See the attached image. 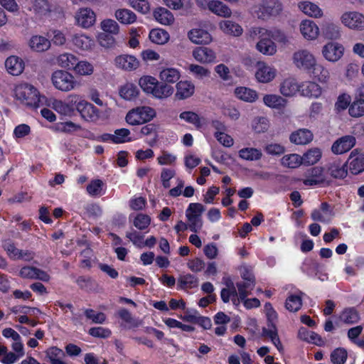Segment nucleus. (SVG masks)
I'll list each match as a JSON object with an SVG mask.
<instances>
[{"label":"nucleus","mask_w":364,"mask_h":364,"mask_svg":"<svg viewBox=\"0 0 364 364\" xmlns=\"http://www.w3.org/2000/svg\"><path fill=\"white\" fill-rule=\"evenodd\" d=\"M114 16L119 23L124 25L132 24L136 21V15L127 9H117L115 11Z\"/></svg>","instance_id":"47"},{"label":"nucleus","mask_w":364,"mask_h":364,"mask_svg":"<svg viewBox=\"0 0 364 364\" xmlns=\"http://www.w3.org/2000/svg\"><path fill=\"white\" fill-rule=\"evenodd\" d=\"M344 50L345 48L341 43L336 41H329L322 47L321 54L326 61L334 63L343 58Z\"/></svg>","instance_id":"11"},{"label":"nucleus","mask_w":364,"mask_h":364,"mask_svg":"<svg viewBox=\"0 0 364 364\" xmlns=\"http://www.w3.org/2000/svg\"><path fill=\"white\" fill-rule=\"evenodd\" d=\"M150 41L157 45L166 44L170 38L169 33L162 28H154L149 35Z\"/></svg>","instance_id":"51"},{"label":"nucleus","mask_w":364,"mask_h":364,"mask_svg":"<svg viewBox=\"0 0 364 364\" xmlns=\"http://www.w3.org/2000/svg\"><path fill=\"white\" fill-rule=\"evenodd\" d=\"M262 336L269 338L279 353L284 352V347L278 335V330L275 324L268 325L267 328H263Z\"/></svg>","instance_id":"30"},{"label":"nucleus","mask_w":364,"mask_h":364,"mask_svg":"<svg viewBox=\"0 0 364 364\" xmlns=\"http://www.w3.org/2000/svg\"><path fill=\"white\" fill-rule=\"evenodd\" d=\"M289 139L291 142L295 144H307L313 140V134L309 129H300L293 132L290 135Z\"/></svg>","instance_id":"38"},{"label":"nucleus","mask_w":364,"mask_h":364,"mask_svg":"<svg viewBox=\"0 0 364 364\" xmlns=\"http://www.w3.org/2000/svg\"><path fill=\"white\" fill-rule=\"evenodd\" d=\"M351 100L352 98L349 94L346 92L340 93L334 105L335 111L339 113L346 110L348 107L349 108Z\"/></svg>","instance_id":"56"},{"label":"nucleus","mask_w":364,"mask_h":364,"mask_svg":"<svg viewBox=\"0 0 364 364\" xmlns=\"http://www.w3.org/2000/svg\"><path fill=\"white\" fill-rule=\"evenodd\" d=\"M187 37L192 43L200 46L209 45L213 41L212 35L200 27L193 28L188 31Z\"/></svg>","instance_id":"15"},{"label":"nucleus","mask_w":364,"mask_h":364,"mask_svg":"<svg viewBox=\"0 0 364 364\" xmlns=\"http://www.w3.org/2000/svg\"><path fill=\"white\" fill-rule=\"evenodd\" d=\"M302 96L317 98L321 96L322 89L315 82L306 81L300 84V92Z\"/></svg>","instance_id":"32"},{"label":"nucleus","mask_w":364,"mask_h":364,"mask_svg":"<svg viewBox=\"0 0 364 364\" xmlns=\"http://www.w3.org/2000/svg\"><path fill=\"white\" fill-rule=\"evenodd\" d=\"M263 102L267 107L272 109H282L287 105V100L284 98L274 94L265 95L263 97Z\"/></svg>","instance_id":"49"},{"label":"nucleus","mask_w":364,"mask_h":364,"mask_svg":"<svg viewBox=\"0 0 364 364\" xmlns=\"http://www.w3.org/2000/svg\"><path fill=\"white\" fill-rule=\"evenodd\" d=\"M46 357L51 364H67L63 361V351L57 347H50L46 351Z\"/></svg>","instance_id":"57"},{"label":"nucleus","mask_w":364,"mask_h":364,"mask_svg":"<svg viewBox=\"0 0 364 364\" xmlns=\"http://www.w3.org/2000/svg\"><path fill=\"white\" fill-rule=\"evenodd\" d=\"M300 84L294 77H287L281 82L279 92L284 97H294L300 92Z\"/></svg>","instance_id":"26"},{"label":"nucleus","mask_w":364,"mask_h":364,"mask_svg":"<svg viewBox=\"0 0 364 364\" xmlns=\"http://www.w3.org/2000/svg\"><path fill=\"white\" fill-rule=\"evenodd\" d=\"M348 113L353 117H360L364 115V100L355 99L348 108Z\"/></svg>","instance_id":"61"},{"label":"nucleus","mask_w":364,"mask_h":364,"mask_svg":"<svg viewBox=\"0 0 364 364\" xmlns=\"http://www.w3.org/2000/svg\"><path fill=\"white\" fill-rule=\"evenodd\" d=\"M14 97L23 105L33 108L45 105L47 101V98L41 95L36 87L28 83L16 86Z\"/></svg>","instance_id":"2"},{"label":"nucleus","mask_w":364,"mask_h":364,"mask_svg":"<svg viewBox=\"0 0 364 364\" xmlns=\"http://www.w3.org/2000/svg\"><path fill=\"white\" fill-rule=\"evenodd\" d=\"M328 171L331 176L336 178H343L347 175L345 166L337 161L330 164Z\"/></svg>","instance_id":"62"},{"label":"nucleus","mask_w":364,"mask_h":364,"mask_svg":"<svg viewBox=\"0 0 364 364\" xmlns=\"http://www.w3.org/2000/svg\"><path fill=\"white\" fill-rule=\"evenodd\" d=\"M159 78L167 85L176 82L181 77V72L178 69L168 67L162 68L159 73Z\"/></svg>","instance_id":"39"},{"label":"nucleus","mask_w":364,"mask_h":364,"mask_svg":"<svg viewBox=\"0 0 364 364\" xmlns=\"http://www.w3.org/2000/svg\"><path fill=\"white\" fill-rule=\"evenodd\" d=\"M19 274L24 279H39L43 282H48L50 279V276L47 272L31 266L22 267Z\"/></svg>","instance_id":"25"},{"label":"nucleus","mask_w":364,"mask_h":364,"mask_svg":"<svg viewBox=\"0 0 364 364\" xmlns=\"http://www.w3.org/2000/svg\"><path fill=\"white\" fill-rule=\"evenodd\" d=\"M154 19L160 24L164 26H171L175 21L173 14L164 7H158L154 12Z\"/></svg>","instance_id":"33"},{"label":"nucleus","mask_w":364,"mask_h":364,"mask_svg":"<svg viewBox=\"0 0 364 364\" xmlns=\"http://www.w3.org/2000/svg\"><path fill=\"white\" fill-rule=\"evenodd\" d=\"M348 168L353 174H358L364 171V154L357 149L353 150L347 161Z\"/></svg>","instance_id":"20"},{"label":"nucleus","mask_w":364,"mask_h":364,"mask_svg":"<svg viewBox=\"0 0 364 364\" xmlns=\"http://www.w3.org/2000/svg\"><path fill=\"white\" fill-rule=\"evenodd\" d=\"M301 156L296 154H290L284 155L282 159L281 163L283 166L289 168H296L302 164Z\"/></svg>","instance_id":"54"},{"label":"nucleus","mask_w":364,"mask_h":364,"mask_svg":"<svg viewBox=\"0 0 364 364\" xmlns=\"http://www.w3.org/2000/svg\"><path fill=\"white\" fill-rule=\"evenodd\" d=\"M70 41L74 48L80 51H90L95 46V39L82 32L73 34Z\"/></svg>","instance_id":"16"},{"label":"nucleus","mask_w":364,"mask_h":364,"mask_svg":"<svg viewBox=\"0 0 364 364\" xmlns=\"http://www.w3.org/2000/svg\"><path fill=\"white\" fill-rule=\"evenodd\" d=\"M282 4L279 0H260L253 7V14L262 20L279 16L282 11Z\"/></svg>","instance_id":"5"},{"label":"nucleus","mask_w":364,"mask_h":364,"mask_svg":"<svg viewBox=\"0 0 364 364\" xmlns=\"http://www.w3.org/2000/svg\"><path fill=\"white\" fill-rule=\"evenodd\" d=\"M355 144L353 136L346 135L336 140L331 146L332 151L336 154H342L350 150Z\"/></svg>","instance_id":"21"},{"label":"nucleus","mask_w":364,"mask_h":364,"mask_svg":"<svg viewBox=\"0 0 364 364\" xmlns=\"http://www.w3.org/2000/svg\"><path fill=\"white\" fill-rule=\"evenodd\" d=\"M298 336L300 339L316 346H322L324 343L319 335L304 327L299 328Z\"/></svg>","instance_id":"45"},{"label":"nucleus","mask_w":364,"mask_h":364,"mask_svg":"<svg viewBox=\"0 0 364 364\" xmlns=\"http://www.w3.org/2000/svg\"><path fill=\"white\" fill-rule=\"evenodd\" d=\"M76 63L73 70L76 75L80 76H90L94 73V65L90 62L86 60H80L78 59Z\"/></svg>","instance_id":"50"},{"label":"nucleus","mask_w":364,"mask_h":364,"mask_svg":"<svg viewBox=\"0 0 364 364\" xmlns=\"http://www.w3.org/2000/svg\"><path fill=\"white\" fill-rule=\"evenodd\" d=\"M119 95L124 100L132 101L138 97L139 90L134 83L126 82L119 87Z\"/></svg>","instance_id":"40"},{"label":"nucleus","mask_w":364,"mask_h":364,"mask_svg":"<svg viewBox=\"0 0 364 364\" xmlns=\"http://www.w3.org/2000/svg\"><path fill=\"white\" fill-rule=\"evenodd\" d=\"M316 62L314 55L307 49L298 50L292 55V63L299 70L310 71Z\"/></svg>","instance_id":"10"},{"label":"nucleus","mask_w":364,"mask_h":364,"mask_svg":"<svg viewBox=\"0 0 364 364\" xmlns=\"http://www.w3.org/2000/svg\"><path fill=\"white\" fill-rule=\"evenodd\" d=\"M311 217L314 221L328 223L333 218V211L326 203H323L319 208L312 211Z\"/></svg>","instance_id":"27"},{"label":"nucleus","mask_w":364,"mask_h":364,"mask_svg":"<svg viewBox=\"0 0 364 364\" xmlns=\"http://www.w3.org/2000/svg\"><path fill=\"white\" fill-rule=\"evenodd\" d=\"M114 64L119 69L130 72L138 69L140 62L134 55L122 54L115 57Z\"/></svg>","instance_id":"19"},{"label":"nucleus","mask_w":364,"mask_h":364,"mask_svg":"<svg viewBox=\"0 0 364 364\" xmlns=\"http://www.w3.org/2000/svg\"><path fill=\"white\" fill-rule=\"evenodd\" d=\"M255 78L261 83H269L273 81L277 75V70L275 67L260 61L257 64Z\"/></svg>","instance_id":"13"},{"label":"nucleus","mask_w":364,"mask_h":364,"mask_svg":"<svg viewBox=\"0 0 364 364\" xmlns=\"http://www.w3.org/2000/svg\"><path fill=\"white\" fill-rule=\"evenodd\" d=\"M261 33L262 35L269 36L271 38L277 41L278 43H281L283 44H286L288 43V38L285 33L280 30L277 29H267L263 27L259 26H253L252 31V35L255 36L257 34Z\"/></svg>","instance_id":"24"},{"label":"nucleus","mask_w":364,"mask_h":364,"mask_svg":"<svg viewBox=\"0 0 364 364\" xmlns=\"http://www.w3.org/2000/svg\"><path fill=\"white\" fill-rule=\"evenodd\" d=\"M105 183L102 180L95 179L90 182L87 186V191L91 196H100L105 193Z\"/></svg>","instance_id":"58"},{"label":"nucleus","mask_w":364,"mask_h":364,"mask_svg":"<svg viewBox=\"0 0 364 364\" xmlns=\"http://www.w3.org/2000/svg\"><path fill=\"white\" fill-rule=\"evenodd\" d=\"M75 24L82 28H89L96 22V14L88 7L79 9L75 14Z\"/></svg>","instance_id":"14"},{"label":"nucleus","mask_w":364,"mask_h":364,"mask_svg":"<svg viewBox=\"0 0 364 364\" xmlns=\"http://www.w3.org/2000/svg\"><path fill=\"white\" fill-rule=\"evenodd\" d=\"M100 28L103 33L112 35H117L119 32V26L117 22L113 19L107 18L101 21Z\"/></svg>","instance_id":"60"},{"label":"nucleus","mask_w":364,"mask_h":364,"mask_svg":"<svg viewBox=\"0 0 364 364\" xmlns=\"http://www.w3.org/2000/svg\"><path fill=\"white\" fill-rule=\"evenodd\" d=\"M321 32L327 39L336 40L341 37L340 26L331 21H326L322 23Z\"/></svg>","instance_id":"41"},{"label":"nucleus","mask_w":364,"mask_h":364,"mask_svg":"<svg viewBox=\"0 0 364 364\" xmlns=\"http://www.w3.org/2000/svg\"><path fill=\"white\" fill-rule=\"evenodd\" d=\"M324 181L323 168L316 166L308 171L306 178L304 179L303 183L305 186H314L323 183Z\"/></svg>","instance_id":"29"},{"label":"nucleus","mask_w":364,"mask_h":364,"mask_svg":"<svg viewBox=\"0 0 364 364\" xmlns=\"http://www.w3.org/2000/svg\"><path fill=\"white\" fill-rule=\"evenodd\" d=\"M28 46L33 52L43 53L50 48V41L43 36L33 35L29 38Z\"/></svg>","instance_id":"23"},{"label":"nucleus","mask_w":364,"mask_h":364,"mask_svg":"<svg viewBox=\"0 0 364 364\" xmlns=\"http://www.w3.org/2000/svg\"><path fill=\"white\" fill-rule=\"evenodd\" d=\"M77 60L78 58L75 55L68 52H64L56 57L57 65L68 70H73Z\"/></svg>","instance_id":"37"},{"label":"nucleus","mask_w":364,"mask_h":364,"mask_svg":"<svg viewBox=\"0 0 364 364\" xmlns=\"http://www.w3.org/2000/svg\"><path fill=\"white\" fill-rule=\"evenodd\" d=\"M138 84L145 94L158 100L167 99L174 92L173 87L171 85L161 82L151 75L141 76L139 79Z\"/></svg>","instance_id":"1"},{"label":"nucleus","mask_w":364,"mask_h":364,"mask_svg":"<svg viewBox=\"0 0 364 364\" xmlns=\"http://www.w3.org/2000/svg\"><path fill=\"white\" fill-rule=\"evenodd\" d=\"M208 9L220 17L227 18L232 16L231 9L220 0H212Z\"/></svg>","instance_id":"35"},{"label":"nucleus","mask_w":364,"mask_h":364,"mask_svg":"<svg viewBox=\"0 0 364 364\" xmlns=\"http://www.w3.org/2000/svg\"><path fill=\"white\" fill-rule=\"evenodd\" d=\"M31 4L29 10L38 16H46L51 10L49 0H32Z\"/></svg>","instance_id":"44"},{"label":"nucleus","mask_w":364,"mask_h":364,"mask_svg":"<svg viewBox=\"0 0 364 364\" xmlns=\"http://www.w3.org/2000/svg\"><path fill=\"white\" fill-rule=\"evenodd\" d=\"M179 117L181 119H183L188 123L192 124L196 128H200L202 126L201 119L196 113L193 112H183L180 114Z\"/></svg>","instance_id":"64"},{"label":"nucleus","mask_w":364,"mask_h":364,"mask_svg":"<svg viewBox=\"0 0 364 364\" xmlns=\"http://www.w3.org/2000/svg\"><path fill=\"white\" fill-rule=\"evenodd\" d=\"M193 58L201 64H211L216 62L217 54L207 46L196 47L192 51Z\"/></svg>","instance_id":"17"},{"label":"nucleus","mask_w":364,"mask_h":364,"mask_svg":"<svg viewBox=\"0 0 364 364\" xmlns=\"http://www.w3.org/2000/svg\"><path fill=\"white\" fill-rule=\"evenodd\" d=\"M313 77L322 84H327L331 78L328 69L323 64L315 63L310 70Z\"/></svg>","instance_id":"36"},{"label":"nucleus","mask_w":364,"mask_h":364,"mask_svg":"<svg viewBox=\"0 0 364 364\" xmlns=\"http://www.w3.org/2000/svg\"><path fill=\"white\" fill-rule=\"evenodd\" d=\"M50 80L56 90L63 92L74 90L79 86L75 76L64 70H55L51 75Z\"/></svg>","instance_id":"4"},{"label":"nucleus","mask_w":364,"mask_h":364,"mask_svg":"<svg viewBox=\"0 0 364 364\" xmlns=\"http://www.w3.org/2000/svg\"><path fill=\"white\" fill-rule=\"evenodd\" d=\"M23 60L16 55H11L5 61V67L9 73L12 75H19L24 70Z\"/></svg>","instance_id":"31"},{"label":"nucleus","mask_w":364,"mask_h":364,"mask_svg":"<svg viewBox=\"0 0 364 364\" xmlns=\"http://www.w3.org/2000/svg\"><path fill=\"white\" fill-rule=\"evenodd\" d=\"M77 97V95H70L68 97V99L71 100L70 102H65L56 98L47 99L45 105L51 107L52 109L61 116L71 117L75 114L76 110L75 102L77 101L74 100V99Z\"/></svg>","instance_id":"7"},{"label":"nucleus","mask_w":364,"mask_h":364,"mask_svg":"<svg viewBox=\"0 0 364 364\" xmlns=\"http://www.w3.org/2000/svg\"><path fill=\"white\" fill-rule=\"evenodd\" d=\"M205 211L204 206L198 203H191L186 210V217L188 223L189 230L197 232L203 227L202 215Z\"/></svg>","instance_id":"8"},{"label":"nucleus","mask_w":364,"mask_h":364,"mask_svg":"<svg viewBox=\"0 0 364 364\" xmlns=\"http://www.w3.org/2000/svg\"><path fill=\"white\" fill-rule=\"evenodd\" d=\"M75 109L80 118L87 122H97L100 119H107L112 113L110 108L107 107L101 112L94 105L83 99L75 102Z\"/></svg>","instance_id":"3"},{"label":"nucleus","mask_w":364,"mask_h":364,"mask_svg":"<svg viewBox=\"0 0 364 364\" xmlns=\"http://www.w3.org/2000/svg\"><path fill=\"white\" fill-rule=\"evenodd\" d=\"M341 320L348 324L357 323L360 320L358 311L353 308L346 309L341 314Z\"/></svg>","instance_id":"59"},{"label":"nucleus","mask_w":364,"mask_h":364,"mask_svg":"<svg viewBox=\"0 0 364 364\" xmlns=\"http://www.w3.org/2000/svg\"><path fill=\"white\" fill-rule=\"evenodd\" d=\"M156 115L155 109L149 106H139L130 109L125 116L126 122L132 126L141 125L151 121Z\"/></svg>","instance_id":"6"},{"label":"nucleus","mask_w":364,"mask_h":364,"mask_svg":"<svg viewBox=\"0 0 364 364\" xmlns=\"http://www.w3.org/2000/svg\"><path fill=\"white\" fill-rule=\"evenodd\" d=\"M298 8L309 17L321 18L323 16V9L314 2L310 1H301L298 4Z\"/></svg>","instance_id":"22"},{"label":"nucleus","mask_w":364,"mask_h":364,"mask_svg":"<svg viewBox=\"0 0 364 364\" xmlns=\"http://www.w3.org/2000/svg\"><path fill=\"white\" fill-rule=\"evenodd\" d=\"M198 285V278L191 274L181 275L178 279V289H193Z\"/></svg>","instance_id":"52"},{"label":"nucleus","mask_w":364,"mask_h":364,"mask_svg":"<svg viewBox=\"0 0 364 364\" xmlns=\"http://www.w3.org/2000/svg\"><path fill=\"white\" fill-rule=\"evenodd\" d=\"M238 156L240 159L243 160L254 161H258L262 159V150L253 147H245L241 149L238 151Z\"/></svg>","instance_id":"48"},{"label":"nucleus","mask_w":364,"mask_h":364,"mask_svg":"<svg viewBox=\"0 0 364 364\" xmlns=\"http://www.w3.org/2000/svg\"><path fill=\"white\" fill-rule=\"evenodd\" d=\"M53 129L58 132L72 134L82 130V127L80 124L68 120L55 123L53 127Z\"/></svg>","instance_id":"42"},{"label":"nucleus","mask_w":364,"mask_h":364,"mask_svg":"<svg viewBox=\"0 0 364 364\" xmlns=\"http://www.w3.org/2000/svg\"><path fill=\"white\" fill-rule=\"evenodd\" d=\"M342 25L347 28L355 31H364V14L357 11H346L341 17Z\"/></svg>","instance_id":"9"},{"label":"nucleus","mask_w":364,"mask_h":364,"mask_svg":"<svg viewBox=\"0 0 364 364\" xmlns=\"http://www.w3.org/2000/svg\"><path fill=\"white\" fill-rule=\"evenodd\" d=\"M302 292L299 290L291 293L287 298L285 302L286 309L291 312L299 311L302 306Z\"/></svg>","instance_id":"43"},{"label":"nucleus","mask_w":364,"mask_h":364,"mask_svg":"<svg viewBox=\"0 0 364 364\" xmlns=\"http://www.w3.org/2000/svg\"><path fill=\"white\" fill-rule=\"evenodd\" d=\"M235 95L238 99L247 102H254L258 98V94L255 90L246 87L235 88Z\"/></svg>","instance_id":"46"},{"label":"nucleus","mask_w":364,"mask_h":364,"mask_svg":"<svg viewBox=\"0 0 364 364\" xmlns=\"http://www.w3.org/2000/svg\"><path fill=\"white\" fill-rule=\"evenodd\" d=\"M299 28L300 33L306 41H316L320 35L318 26L312 20H302L299 23Z\"/></svg>","instance_id":"18"},{"label":"nucleus","mask_w":364,"mask_h":364,"mask_svg":"<svg viewBox=\"0 0 364 364\" xmlns=\"http://www.w3.org/2000/svg\"><path fill=\"white\" fill-rule=\"evenodd\" d=\"M220 31L226 35L239 37L243 33L242 27L232 20H222L218 23Z\"/></svg>","instance_id":"28"},{"label":"nucleus","mask_w":364,"mask_h":364,"mask_svg":"<svg viewBox=\"0 0 364 364\" xmlns=\"http://www.w3.org/2000/svg\"><path fill=\"white\" fill-rule=\"evenodd\" d=\"M252 27L249 30V35L252 38H259V40L256 44V49L260 53L272 56L277 51L276 43L272 40L269 36L262 35L261 33L255 36L252 35Z\"/></svg>","instance_id":"12"},{"label":"nucleus","mask_w":364,"mask_h":364,"mask_svg":"<svg viewBox=\"0 0 364 364\" xmlns=\"http://www.w3.org/2000/svg\"><path fill=\"white\" fill-rule=\"evenodd\" d=\"M97 39L100 46L105 48H113L116 46V40L112 34L100 33L97 35Z\"/></svg>","instance_id":"63"},{"label":"nucleus","mask_w":364,"mask_h":364,"mask_svg":"<svg viewBox=\"0 0 364 364\" xmlns=\"http://www.w3.org/2000/svg\"><path fill=\"white\" fill-rule=\"evenodd\" d=\"M322 152L318 148H313L305 152L301 156L302 163L310 166L316 164L321 158Z\"/></svg>","instance_id":"53"},{"label":"nucleus","mask_w":364,"mask_h":364,"mask_svg":"<svg viewBox=\"0 0 364 364\" xmlns=\"http://www.w3.org/2000/svg\"><path fill=\"white\" fill-rule=\"evenodd\" d=\"M195 92V86L188 80H181L176 84V97L178 100H185L191 97Z\"/></svg>","instance_id":"34"},{"label":"nucleus","mask_w":364,"mask_h":364,"mask_svg":"<svg viewBox=\"0 0 364 364\" xmlns=\"http://www.w3.org/2000/svg\"><path fill=\"white\" fill-rule=\"evenodd\" d=\"M112 134L114 144H124L134 140L130 130L126 128L117 129Z\"/></svg>","instance_id":"55"}]
</instances>
